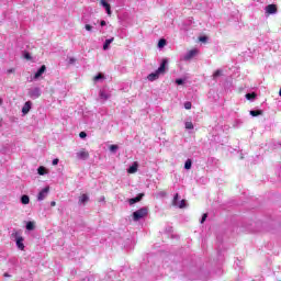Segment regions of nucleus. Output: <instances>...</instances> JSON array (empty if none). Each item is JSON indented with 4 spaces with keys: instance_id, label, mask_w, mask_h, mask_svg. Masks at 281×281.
Instances as JSON below:
<instances>
[{
    "instance_id": "nucleus-1",
    "label": "nucleus",
    "mask_w": 281,
    "mask_h": 281,
    "mask_svg": "<svg viewBox=\"0 0 281 281\" xmlns=\"http://www.w3.org/2000/svg\"><path fill=\"white\" fill-rule=\"evenodd\" d=\"M166 65H168V59H162L159 68L155 72L147 76V80H149V82H155V80H158L159 76L166 74Z\"/></svg>"
},
{
    "instance_id": "nucleus-2",
    "label": "nucleus",
    "mask_w": 281,
    "mask_h": 281,
    "mask_svg": "<svg viewBox=\"0 0 281 281\" xmlns=\"http://www.w3.org/2000/svg\"><path fill=\"white\" fill-rule=\"evenodd\" d=\"M148 216V207H142L133 213V221H142V218H146Z\"/></svg>"
},
{
    "instance_id": "nucleus-3",
    "label": "nucleus",
    "mask_w": 281,
    "mask_h": 281,
    "mask_svg": "<svg viewBox=\"0 0 281 281\" xmlns=\"http://www.w3.org/2000/svg\"><path fill=\"white\" fill-rule=\"evenodd\" d=\"M23 237L19 236V234H15V243H16V247L20 249V251H24L25 250V245L23 244Z\"/></svg>"
},
{
    "instance_id": "nucleus-4",
    "label": "nucleus",
    "mask_w": 281,
    "mask_h": 281,
    "mask_svg": "<svg viewBox=\"0 0 281 281\" xmlns=\"http://www.w3.org/2000/svg\"><path fill=\"white\" fill-rule=\"evenodd\" d=\"M29 95L33 100H36V98H41V95H42L41 88H34V89L30 90Z\"/></svg>"
},
{
    "instance_id": "nucleus-5",
    "label": "nucleus",
    "mask_w": 281,
    "mask_h": 281,
    "mask_svg": "<svg viewBox=\"0 0 281 281\" xmlns=\"http://www.w3.org/2000/svg\"><path fill=\"white\" fill-rule=\"evenodd\" d=\"M49 192V187L44 188L38 194H37V201H44L47 198V194Z\"/></svg>"
},
{
    "instance_id": "nucleus-6",
    "label": "nucleus",
    "mask_w": 281,
    "mask_h": 281,
    "mask_svg": "<svg viewBox=\"0 0 281 281\" xmlns=\"http://www.w3.org/2000/svg\"><path fill=\"white\" fill-rule=\"evenodd\" d=\"M199 54V49L193 48L188 52V54L184 56V60H192L196 55Z\"/></svg>"
},
{
    "instance_id": "nucleus-7",
    "label": "nucleus",
    "mask_w": 281,
    "mask_h": 281,
    "mask_svg": "<svg viewBox=\"0 0 281 281\" xmlns=\"http://www.w3.org/2000/svg\"><path fill=\"white\" fill-rule=\"evenodd\" d=\"M45 71H47V66L42 65L41 68L34 75L35 80H38V78H41L43 74H45Z\"/></svg>"
},
{
    "instance_id": "nucleus-8",
    "label": "nucleus",
    "mask_w": 281,
    "mask_h": 281,
    "mask_svg": "<svg viewBox=\"0 0 281 281\" xmlns=\"http://www.w3.org/2000/svg\"><path fill=\"white\" fill-rule=\"evenodd\" d=\"M77 159H89V153L82 148L77 153Z\"/></svg>"
},
{
    "instance_id": "nucleus-9",
    "label": "nucleus",
    "mask_w": 281,
    "mask_h": 281,
    "mask_svg": "<svg viewBox=\"0 0 281 281\" xmlns=\"http://www.w3.org/2000/svg\"><path fill=\"white\" fill-rule=\"evenodd\" d=\"M267 14H276L278 12V5L276 4H269L266 7Z\"/></svg>"
},
{
    "instance_id": "nucleus-10",
    "label": "nucleus",
    "mask_w": 281,
    "mask_h": 281,
    "mask_svg": "<svg viewBox=\"0 0 281 281\" xmlns=\"http://www.w3.org/2000/svg\"><path fill=\"white\" fill-rule=\"evenodd\" d=\"M144 193H139L136 198H132L128 200L130 205H135V203H139L142 199H144Z\"/></svg>"
},
{
    "instance_id": "nucleus-11",
    "label": "nucleus",
    "mask_w": 281,
    "mask_h": 281,
    "mask_svg": "<svg viewBox=\"0 0 281 281\" xmlns=\"http://www.w3.org/2000/svg\"><path fill=\"white\" fill-rule=\"evenodd\" d=\"M101 5H103V8H105L106 14L109 16H111V4L109 3L108 0H101L100 1Z\"/></svg>"
},
{
    "instance_id": "nucleus-12",
    "label": "nucleus",
    "mask_w": 281,
    "mask_h": 281,
    "mask_svg": "<svg viewBox=\"0 0 281 281\" xmlns=\"http://www.w3.org/2000/svg\"><path fill=\"white\" fill-rule=\"evenodd\" d=\"M30 109H32V102L27 101L24 103V105L22 108L23 115H27L30 113Z\"/></svg>"
},
{
    "instance_id": "nucleus-13",
    "label": "nucleus",
    "mask_w": 281,
    "mask_h": 281,
    "mask_svg": "<svg viewBox=\"0 0 281 281\" xmlns=\"http://www.w3.org/2000/svg\"><path fill=\"white\" fill-rule=\"evenodd\" d=\"M79 203L80 205H87L89 203V195L87 193H83L79 196Z\"/></svg>"
},
{
    "instance_id": "nucleus-14",
    "label": "nucleus",
    "mask_w": 281,
    "mask_h": 281,
    "mask_svg": "<svg viewBox=\"0 0 281 281\" xmlns=\"http://www.w3.org/2000/svg\"><path fill=\"white\" fill-rule=\"evenodd\" d=\"M115 41L114 37H111L109 40H105L104 44H103V49L104 52H106V49H109V46L111 45V43H113Z\"/></svg>"
},
{
    "instance_id": "nucleus-15",
    "label": "nucleus",
    "mask_w": 281,
    "mask_h": 281,
    "mask_svg": "<svg viewBox=\"0 0 281 281\" xmlns=\"http://www.w3.org/2000/svg\"><path fill=\"white\" fill-rule=\"evenodd\" d=\"M249 113L252 117H258V115H263L265 112L262 110H251Z\"/></svg>"
},
{
    "instance_id": "nucleus-16",
    "label": "nucleus",
    "mask_w": 281,
    "mask_h": 281,
    "mask_svg": "<svg viewBox=\"0 0 281 281\" xmlns=\"http://www.w3.org/2000/svg\"><path fill=\"white\" fill-rule=\"evenodd\" d=\"M127 172L130 175H135V172H137V165L136 162L134 165H132L128 169H127Z\"/></svg>"
},
{
    "instance_id": "nucleus-17",
    "label": "nucleus",
    "mask_w": 281,
    "mask_h": 281,
    "mask_svg": "<svg viewBox=\"0 0 281 281\" xmlns=\"http://www.w3.org/2000/svg\"><path fill=\"white\" fill-rule=\"evenodd\" d=\"M21 203H22L23 205L30 204V196H29V195H22V196H21Z\"/></svg>"
},
{
    "instance_id": "nucleus-18",
    "label": "nucleus",
    "mask_w": 281,
    "mask_h": 281,
    "mask_svg": "<svg viewBox=\"0 0 281 281\" xmlns=\"http://www.w3.org/2000/svg\"><path fill=\"white\" fill-rule=\"evenodd\" d=\"M223 76V70L217 69L215 70V72L213 74V79L216 80V78Z\"/></svg>"
},
{
    "instance_id": "nucleus-19",
    "label": "nucleus",
    "mask_w": 281,
    "mask_h": 281,
    "mask_svg": "<svg viewBox=\"0 0 281 281\" xmlns=\"http://www.w3.org/2000/svg\"><path fill=\"white\" fill-rule=\"evenodd\" d=\"M184 126L187 131H192L194 128V124L192 122H186Z\"/></svg>"
},
{
    "instance_id": "nucleus-20",
    "label": "nucleus",
    "mask_w": 281,
    "mask_h": 281,
    "mask_svg": "<svg viewBox=\"0 0 281 281\" xmlns=\"http://www.w3.org/2000/svg\"><path fill=\"white\" fill-rule=\"evenodd\" d=\"M37 172L41 176L47 175V169L45 167H38Z\"/></svg>"
},
{
    "instance_id": "nucleus-21",
    "label": "nucleus",
    "mask_w": 281,
    "mask_h": 281,
    "mask_svg": "<svg viewBox=\"0 0 281 281\" xmlns=\"http://www.w3.org/2000/svg\"><path fill=\"white\" fill-rule=\"evenodd\" d=\"M26 229H27L29 232L34 231V222H27V223H26Z\"/></svg>"
},
{
    "instance_id": "nucleus-22",
    "label": "nucleus",
    "mask_w": 281,
    "mask_h": 281,
    "mask_svg": "<svg viewBox=\"0 0 281 281\" xmlns=\"http://www.w3.org/2000/svg\"><path fill=\"white\" fill-rule=\"evenodd\" d=\"M184 168L186 170H190V168H192V160L191 159H188L184 164Z\"/></svg>"
},
{
    "instance_id": "nucleus-23",
    "label": "nucleus",
    "mask_w": 281,
    "mask_h": 281,
    "mask_svg": "<svg viewBox=\"0 0 281 281\" xmlns=\"http://www.w3.org/2000/svg\"><path fill=\"white\" fill-rule=\"evenodd\" d=\"M99 95L101 100H109V94H106L104 91H100Z\"/></svg>"
},
{
    "instance_id": "nucleus-24",
    "label": "nucleus",
    "mask_w": 281,
    "mask_h": 281,
    "mask_svg": "<svg viewBox=\"0 0 281 281\" xmlns=\"http://www.w3.org/2000/svg\"><path fill=\"white\" fill-rule=\"evenodd\" d=\"M256 92H251V93H247L246 94V98L248 99V100H255V98H256Z\"/></svg>"
},
{
    "instance_id": "nucleus-25",
    "label": "nucleus",
    "mask_w": 281,
    "mask_h": 281,
    "mask_svg": "<svg viewBox=\"0 0 281 281\" xmlns=\"http://www.w3.org/2000/svg\"><path fill=\"white\" fill-rule=\"evenodd\" d=\"M184 109H187V111H190V109H192V102L190 101L184 102Z\"/></svg>"
},
{
    "instance_id": "nucleus-26",
    "label": "nucleus",
    "mask_w": 281,
    "mask_h": 281,
    "mask_svg": "<svg viewBox=\"0 0 281 281\" xmlns=\"http://www.w3.org/2000/svg\"><path fill=\"white\" fill-rule=\"evenodd\" d=\"M158 47H160V48L166 47V40H164V38L159 40Z\"/></svg>"
},
{
    "instance_id": "nucleus-27",
    "label": "nucleus",
    "mask_w": 281,
    "mask_h": 281,
    "mask_svg": "<svg viewBox=\"0 0 281 281\" xmlns=\"http://www.w3.org/2000/svg\"><path fill=\"white\" fill-rule=\"evenodd\" d=\"M176 206L180 207V210H183V207H186V200H181L180 203Z\"/></svg>"
},
{
    "instance_id": "nucleus-28",
    "label": "nucleus",
    "mask_w": 281,
    "mask_h": 281,
    "mask_svg": "<svg viewBox=\"0 0 281 281\" xmlns=\"http://www.w3.org/2000/svg\"><path fill=\"white\" fill-rule=\"evenodd\" d=\"M24 58L25 60H32V55L30 54V52H24Z\"/></svg>"
},
{
    "instance_id": "nucleus-29",
    "label": "nucleus",
    "mask_w": 281,
    "mask_h": 281,
    "mask_svg": "<svg viewBox=\"0 0 281 281\" xmlns=\"http://www.w3.org/2000/svg\"><path fill=\"white\" fill-rule=\"evenodd\" d=\"M117 148H120L117 145H111L110 146L111 153H115L117 150Z\"/></svg>"
},
{
    "instance_id": "nucleus-30",
    "label": "nucleus",
    "mask_w": 281,
    "mask_h": 281,
    "mask_svg": "<svg viewBox=\"0 0 281 281\" xmlns=\"http://www.w3.org/2000/svg\"><path fill=\"white\" fill-rule=\"evenodd\" d=\"M177 201H179V193H176V195L173 196V205H177Z\"/></svg>"
},
{
    "instance_id": "nucleus-31",
    "label": "nucleus",
    "mask_w": 281,
    "mask_h": 281,
    "mask_svg": "<svg viewBox=\"0 0 281 281\" xmlns=\"http://www.w3.org/2000/svg\"><path fill=\"white\" fill-rule=\"evenodd\" d=\"M199 41L201 43H206L207 42V37L206 36H201V37H199Z\"/></svg>"
},
{
    "instance_id": "nucleus-32",
    "label": "nucleus",
    "mask_w": 281,
    "mask_h": 281,
    "mask_svg": "<svg viewBox=\"0 0 281 281\" xmlns=\"http://www.w3.org/2000/svg\"><path fill=\"white\" fill-rule=\"evenodd\" d=\"M79 137H80L81 139H85V137H87V132H80V133H79Z\"/></svg>"
},
{
    "instance_id": "nucleus-33",
    "label": "nucleus",
    "mask_w": 281,
    "mask_h": 281,
    "mask_svg": "<svg viewBox=\"0 0 281 281\" xmlns=\"http://www.w3.org/2000/svg\"><path fill=\"white\" fill-rule=\"evenodd\" d=\"M206 220H207V213H204V214L202 215L201 223H202V224L205 223Z\"/></svg>"
},
{
    "instance_id": "nucleus-34",
    "label": "nucleus",
    "mask_w": 281,
    "mask_h": 281,
    "mask_svg": "<svg viewBox=\"0 0 281 281\" xmlns=\"http://www.w3.org/2000/svg\"><path fill=\"white\" fill-rule=\"evenodd\" d=\"M167 192L166 191H160L159 193H158V196H161V198H164V196H167Z\"/></svg>"
},
{
    "instance_id": "nucleus-35",
    "label": "nucleus",
    "mask_w": 281,
    "mask_h": 281,
    "mask_svg": "<svg viewBox=\"0 0 281 281\" xmlns=\"http://www.w3.org/2000/svg\"><path fill=\"white\" fill-rule=\"evenodd\" d=\"M86 30H87L88 32H91V30H93V26H91L90 24H86Z\"/></svg>"
},
{
    "instance_id": "nucleus-36",
    "label": "nucleus",
    "mask_w": 281,
    "mask_h": 281,
    "mask_svg": "<svg viewBox=\"0 0 281 281\" xmlns=\"http://www.w3.org/2000/svg\"><path fill=\"white\" fill-rule=\"evenodd\" d=\"M58 161H60L58 158H55L54 160H53V166H58Z\"/></svg>"
},
{
    "instance_id": "nucleus-37",
    "label": "nucleus",
    "mask_w": 281,
    "mask_h": 281,
    "mask_svg": "<svg viewBox=\"0 0 281 281\" xmlns=\"http://www.w3.org/2000/svg\"><path fill=\"white\" fill-rule=\"evenodd\" d=\"M177 85H183V79H176Z\"/></svg>"
},
{
    "instance_id": "nucleus-38",
    "label": "nucleus",
    "mask_w": 281,
    "mask_h": 281,
    "mask_svg": "<svg viewBox=\"0 0 281 281\" xmlns=\"http://www.w3.org/2000/svg\"><path fill=\"white\" fill-rule=\"evenodd\" d=\"M101 78H103L102 74H99L98 76L94 77V80H100Z\"/></svg>"
},
{
    "instance_id": "nucleus-39",
    "label": "nucleus",
    "mask_w": 281,
    "mask_h": 281,
    "mask_svg": "<svg viewBox=\"0 0 281 281\" xmlns=\"http://www.w3.org/2000/svg\"><path fill=\"white\" fill-rule=\"evenodd\" d=\"M100 25H101L102 27H104V25H106V21L102 20V21L100 22Z\"/></svg>"
},
{
    "instance_id": "nucleus-40",
    "label": "nucleus",
    "mask_w": 281,
    "mask_h": 281,
    "mask_svg": "<svg viewBox=\"0 0 281 281\" xmlns=\"http://www.w3.org/2000/svg\"><path fill=\"white\" fill-rule=\"evenodd\" d=\"M69 63H70V65H74V63H76V58H70Z\"/></svg>"
},
{
    "instance_id": "nucleus-41",
    "label": "nucleus",
    "mask_w": 281,
    "mask_h": 281,
    "mask_svg": "<svg viewBox=\"0 0 281 281\" xmlns=\"http://www.w3.org/2000/svg\"><path fill=\"white\" fill-rule=\"evenodd\" d=\"M50 205H52V207H56V202H55V201H52V202H50Z\"/></svg>"
},
{
    "instance_id": "nucleus-42",
    "label": "nucleus",
    "mask_w": 281,
    "mask_h": 281,
    "mask_svg": "<svg viewBox=\"0 0 281 281\" xmlns=\"http://www.w3.org/2000/svg\"><path fill=\"white\" fill-rule=\"evenodd\" d=\"M4 277H5V278H10V274H8V273H4Z\"/></svg>"
},
{
    "instance_id": "nucleus-43",
    "label": "nucleus",
    "mask_w": 281,
    "mask_h": 281,
    "mask_svg": "<svg viewBox=\"0 0 281 281\" xmlns=\"http://www.w3.org/2000/svg\"><path fill=\"white\" fill-rule=\"evenodd\" d=\"M9 74H12V70H9Z\"/></svg>"
}]
</instances>
